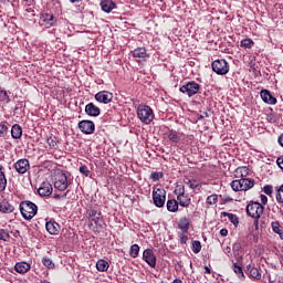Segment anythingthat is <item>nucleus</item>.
I'll list each match as a JSON object with an SVG mask.
<instances>
[{
	"instance_id": "f257e3e1",
	"label": "nucleus",
	"mask_w": 283,
	"mask_h": 283,
	"mask_svg": "<svg viewBox=\"0 0 283 283\" xmlns=\"http://www.w3.org/2000/svg\"><path fill=\"white\" fill-rule=\"evenodd\" d=\"M20 213L24 220H32L39 213V207L34 202L24 200L19 205Z\"/></svg>"
},
{
	"instance_id": "f03ea898",
	"label": "nucleus",
	"mask_w": 283,
	"mask_h": 283,
	"mask_svg": "<svg viewBox=\"0 0 283 283\" xmlns=\"http://www.w3.org/2000/svg\"><path fill=\"white\" fill-rule=\"evenodd\" d=\"M137 117L144 123V125H150L155 118L154 109H151L149 105L140 104L137 107Z\"/></svg>"
},
{
	"instance_id": "7ed1b4c3",
	"label": "nucleus",
	"mask_w": 283,
	"mask_h": 283,
	"mask_svg": "<svg viewBox=\"0 0 283 283\" xmlns=\"http://www.w3.org/2000/svg\"><path fill=\"white\" fill-rule=\"evenodd\" d=\"M53 185L57 191H67L70 188V180H67V175L64 171H56L53 175Z\"/></svg>"
},
{
	"instance_id": "20e7f679",
	"label": "nucleus",
	"mask_w": 283,
	"mask_h": 283,
	"mask_svg": "<svg viewBox=\"0 0 283 283\" xmlns=\"http://www.w3.org/2000/svg\"><path fill=\"white\" fill-rule=\"evenodd\" d=\"M233 191H249L255 187V181L247 178L235 179L230 184Z\"/></svg>"
},
{
	"instance_id": "39448f33",
	"label": "nucleus",
	"mask_w": 283,
	"mask_h": 283,
	"mask_svg": "<svg viewBox=\"0 0 283 283\" xmlns=\"http://www.w3.org/2000/svg\"><path fill=\"white\" fill-rule=\"evenodd\" d=\"M179 92H181V94H186L188 98H191L200 92V84H198L196 81H189L180 86Z\"/></svg>"
},
{
	"instance_id": "423d86ee",
	"label": "nucleus",
	"mask_w": 283,
	"mask_h": 283,
	"mask_svg": "<svg viewBox=\"0 0 283 283\" xmlns=\"http://www.w3.org/2000/svg\"><path fill=\"white\" fill-rule=\"evenodd\" d=\"M167 200V191L165 188H154L153 190V201L155 207L159 209L165 207V202Z\"/></svg>"
},
{
	"instance_id": "0eeeda50",
	"label": "nucleus",
	"mask_w": 283,
	"mask_h": 283,
	"mask_svg": "<svg viewBox=\"0 0 283 283\" xmlns=\"http://www.w3.org/2000/svg\"><path fill=\"white\" fill-rule=\"evenodd\" d=\"M247 213L250 218L260 220V218H262V213H264V206L260 202H251L247 206Z\"/></svg>"
},
{
	"instance_id": "6e6552de",
	"label": "nucleus",
	"mask_w": 283,
	"mask_h": 283,
	"mask_svg": "<svg viewBox=\"0 0 283 283\" xmlns=\"http://www.w3.org/2000/svg\"><path fill=\"white\" fill-rule=\"evenodd\" d=\"M211 67L219 76L229 74V63L224 59L214 60L211 64Z\"/></svg>"
},
{
	"instance_id": "1a4fd4ad",
	"label": "nucleus",
	"mask_w": 283,
	"mask_h": 283,
	"mask_svg": "<svg viewBox=\"0 0 283 283\" xmlns=\"http://www.w3.org/2000/svg\"><path fill=\"white\" fill-rule=\"evenodd\" d=\"M113 99L114 94L108 91H101L95 95V101H97V103H103L104 105L112 103Z\"/></svg>"
},
{
	"instance_id": "9d476101",
	"label": "nucleus",
	"mask_w": 283,
	"mask_h": 283,
	"mask_svg": "<svg viewBox=\"0 0 283 283\" xmlns=\"http://www.w3.org/2000/svg\"><path fill=\"white\" fill-rule=\"evenodd\" d=\"M143 260L147 262L151 269H156L157 259H156V254L154 253V250L151 249L144 250Z\"/></svg>"
},
{
	"instance_id": "9b49d317",
	"label": "nucleus",
	"mask_w": 283,
	"mask_h": 283,
	"mask_svg": "<svg viewBox=\"0 0 283 283\" xmlns=\"http://www.w3.org/2000/svg\"><path fill=\"white\" fill-rule=\"evenodd\" d=\"M78 129L82 132V134L90 135L96 129V125H94V122L92 120H82L78 123Z\"/></svg>"
},
{
	"instance_id": "f8f14e48",
	"label": "nucleus",
	"mask_w": 283,
	"mask_h": 283,
	"mask_svg": "<svg viewBox=\"0 0 283 283\" xmlns=\"http://www.w3.org/2000/svg\"><path fill=\"white\" fill-rule=\"evenodd\" d=\"M260 96H261L263 103H266L268 105H276L277 104V98H275V96H273V94L269 90H262L260 92Z\"/></svg>"
},
{
	"instance_id": "ddd939ff",
	"label": "nucleus",
	"mask_w": 283,
	"mask_h": 283,
	"mask_svg": "<svg viewBox=\"0 0 283 283\" xmlns=\"http://www.w3.org/2000/svg\"><path fill=\"white\" fill-rule=\"evenodd\" d=\"M45 229L50 235H59L61 233V224L52 219L45 223Z\"/></svg>"
},
{
	"instance_id": "4468645a",
	"label": "nucleus",
	"mask_w": 283,
	"mask_h": 283,
	"mask_svg": "<svg viewBox=\"0 0 283 283\" xmlns=\"http://www.w3.org/2000/svg\"><path fill=\"white\" fill-rule=\"evenodd\" d=\"M14 169L18 174H25L30 169V161L28 159H19L14 164Z\"/></svg>"
},
{
	"instance_id": "2eb2a0df",
	"label": "nucleus",
	"mask_w": 283,
	"mask_h": 283,
	"mask_svg": "<svg viewBox=\"0 0 283 283\" xmlns=\"http://www.w3.org/2000/svg\"><path fill=\"white\" fill-rule=\"evenodd\" d=\"M101 216L102 213L94 209H90L86 211V218L91 222V226L95 224V227H98V222L101 221Z\"/></svg>"
},
{
	"instance_id": "dca6fc26",
	"label": "nucleus",
	"mask_w": 283,
	"mask_h": 283,
	"mask_svg": "<svg viewBox=\"0 0 283 283\" xmlns=\"http://www.w3.org/2000/svg\"><path fill=\"white\" fill-rule=\"evenodd\" d=\"M52 191H54V188H52V184L50 182H43L38 189V193L41 196V198H48V196H52Z\"/></svg>"
},
{
	"instance_id": "f3484780",
	"label": "nucleus",
	"mask_w": 283,
	"mask_h": 283,
	"mask_svg": "<svg viewBox=\"0 0 283 283\" xmlns=\"http://www.w3.org/2000/svg\"><path fill=\"white\" fill-rule=\"evenodd\" d=\"M247 273L250 275V277H252V280H262V273H260V269L255 268L253 264L247 265Z\"/></svg>"
},
{
	"instance_id": "a211bd4d",
	"label": "nucleus",
	"mask_w": 283,
	"mask_h": 283,
	"mask_svg": "<svg viewBox=\"0 0 283 283\" xmlns=\"http://www.w3.org/2000/svg\"><path fill=\"white\" fill-rule=\"evenodd\" d=\"M85 113L87 114V116H101V108L94 105V103H88L85 106Z\"/></svg>"
},
{
	"instance_id": "6ab92c4d",
	"label": "nucleus",
	"mask_w": 283,
	"mask_h": 283,
	"mask_svg": "<svg viewBox=\"0 0 283 283\" xmlns=\"http://www.w3.org/2000/svg\"><path fill=\"white\" fill-rule=\"evenodd\" d=\"M190 224H191V221L189 220V218L187 217L181 218L178 222V229L180 230L179 232L189 233Z\"/></svg>"
},
{
	"instance_id": "aec40b11",
	"label": "nucleus",
	"mask_w": 283,
	"mask_h": 283,
	"mask_svg": "<svg viewBox=\"0 0 283 283\" xmlns=\"http://www.w3.org/2000/svg\"><path fill=\"white\" fill-rule=\"evenodd\" d=\"M101 8L103 12H106L107 14H109L112 10H116V2H113L112 0H102Z\"/></svg>"
},
{
	"instance_id": "412c9836",
	"label": "nucleus",
	"mask_w": 283,
	"mask_h": 283,
	"mask_svg": "<svg viewBox=\"0 0 283 283\" xmlns=\"http://www.w3.org/2000/svg\"><path fill=\"white\" fill-rule=\"evenodd\" d=\"M166 137L172 145H178V143H180V135L174 129H168V132L166 133Z\"/></svg>"
},
{
	"instance_id": "4be33fe9",
	"label": "nucleus",
	"mask_w": 283,
	"mask_h": 283,
	"mask_svg": "<svg viewBox=\"0 0 283 283\" xmlns=\"http://www.w3.org/2000/svg\"><path fill=\"white\" fill-rule=\"evenodd\" d=\"M30 269H31L30 263H28L25 261L18 262L14 265V271L20 274L28 273V271H30Z\"/></svg>"
},
{
	"instance_id": "5701e85b",
	"label": "nucleus",
	"mask_w": 283,
	"mask_h": 283,
	"mask_svg": "<svg viewBox=\"0 0 283 283\" xmlns=\"http://www.w3.org/2000/svg\"><path fill=\"white\" fill-rule=\"evenodd\" d=\"M177 202L179 203V207H184V208H188L191 205V197H189V195L184 193V195H179L177 197Z\"/></svg>"
},
{
	"instance_id": "b1692460",
	"label": "nucleus",
	"mask_w": 283,
	"mask_h": 283,
	"mask_svg": "<svg viewBox=\"0 0 283 283\" xmlns=\"http://www.w3.org/2000/svg\"><path fill=\"white\" fill-rule=\"evenodd\" d=\"M11 136L15 140H19V138H21V136H23V128L21 127V125L14 124L12 126V128H11Z\"/></svg>"
},
{
	"instance_id": "393cba45",
	"label": "nucleus",
	"mask_w": 283,
	"mask_h": 283,
	"mask_svg": "<svg viewBox=\"0 0 283 283\" xmlns=\"http://www.w3.org/2000/svg\"><path fill=\"white\" fill-rule=\"evenodd\" d=\"M1 213H12L14 211V206H12L8 200H2L0 202Z\"/></svg>"
},
{
	"instance_id": "a878e982",
	"label": "nucleus",
	"mask_w": 283,
	"mask_h": 283,
	"mask_svg": "<svg viewBox=\"0 0 283 283\" xmlns=\"http://www.w3.org/2000/svg\"><path fill=\"white\" fill-rule=\"evenodd\" d=\"M134 59H149V54H147V49L137 48L133 51Z\"/></svg>"
},
{
	"instance_id": "bb28decb",
	"label": "nucleus",
	"mask_w": 283,
	"mask_h": 283,
	"mask_svg": "<svg viewBox=\"0 0 283 283\" xmlns=\"http://www.w3.org/2000/svg\"><path fill=\"white\" fill-rule=\"evenodd\" d=\"M179 205L180 203H178V200L169 199L166 203L167 211H169L170 213H176V211H178Z\"/></svg>"
},
{
	"instance_id": "cd10ccee",
	"label": "nucleus",
	"mask_w": 283,
	"mask_h": 283,
	"mask_svg": "<svg viewBox=\"0 0 283 283\" xmlns=\"http://www.w3.org/2000/svg\"><path fill=\"white\" fill-rule=\"evenodd\" d=\"M249 176V168L239 167L234 170V178H247Z\"/></svg>"
},
{
	"instance_id": "c85d7f7f",
	"label": "nucleus",
	"mask_w": 283,
	"mask_h": 283,
	"mask_svg": "<svg viewBox=\"0 0 283 283\" xmlns=\"http://www.w3.org/2000/svg\"><path fill=\"white\" fill-rule=\"evenodd\" d=\"M96 269L99 273H105L109 269V263L106 260L99 259L96 262Z\"/></svg>"
},
{
	"instance_id": "c756f323",
	"label": "nucleus",
	"mask_w": 283,
	"mask_h": 283,
	"mask_svg": "<svg viewBox=\"0 0 283 283\" xmlns=\"http://www.w3.org/2000/svg\"><path fill=\"white\" fill-rule=\"evenodd\" d=\"M6 187H8V179H6L3 166L0 165V191H6Z\"/></svg>"
},
{
	"instance_id": "7c9ffc66",
	"label": "nucleus",
	"mask_w": 283,
	"mask_h": 283,
	"mask_svg": "<svg viewBox=\"0 0 283 283\" xmlns=\"http://www.w3.org/2000/svg\"><path fill=\"white\" fill-rule=\"evenodd\" d=\"M221 216H223V218H228V220H230V222L234 224V227H238V224H240V221L237 214L229 213V212H221Z\"/></svg>"
},
{
	"instance_id": "2f4dec72",
	"label": "nucleus",
	"mask_w": 283,
	"mask_h": 283,
	"mask_svg": "<svg viewBox=\"0 0 283 283\" xmlns=\"http://www.w3.org/2000/svg\"><path fill=\"white\" fill-rule=\"evenodd\" d=\"M271 227H272V231L277 233V235H280L281 240H283V230H282V226L280 224V221H273L271 223Z\"/></svg>"
},
{
	"instance_id": "473e14b6",
	"label": "nucleus",
	"mask_w": 283,
	"mask_h": 283,
	"mask_svg": "<svg viewBox=\"0 0 283 283\" xmlns=\"http://www.w3.org/2000/svg\"><path fill=\"white\" fill-rule=\"evenodd\" d=\"M0 103L3 105H8V103H10V95L8 94V91L0 90Z\"/></svg>"
},
{
	"instance_id": "72a5a7b5",
	"label": "nucleus",
	"mask_w": 283,
	"mask_h": 283,
	"mask_svg": "<svg viewBox=\"0 0 283 283\" xmlns=\"http://www.w3.org/2000/svg\"><path fill=\"white\" fill-rule=\"evenodd\" d=\"M138 253H140V247L138 244H133L129 250L130 258H138Z\"/></svg>"
},
{
	"instance_id": "f704fd0d",
	"label": "nucleus",
	"mask_w": 283,
	"mask_h": 283,
	"mask_svg": "<svg viewBox=\"0 0 283 283\" xmlns=\"http://www.w3.org/2000/svg\"><path fill=\"white\" fill-rule=\"evenodd\" d=\"M164 176L165 174L163 171H154L150 174V180H153V182H158Z\"/></svg>"
},
{
	"instance_id": "c9c22d12",
	"label": "nucleus",
	"mask_w": 283,
	"mask_h": 283,
	"mask_svg": "<svg viewBox=\"0 0 283 283\" xmlns=\"http://www.w3.org/2000/svg\"><path fill=\"white\" fill-rule=\"evenodd\" d=\"M255 43L251 39H244L241 41V48H245L247 50H251Z\"/></svg>"
},
{
	"instance_id": "e433bc0d",
	"label": "nucleus",
	"mask_w": 283,
	"mask_h": 283,
	"mask_svg": "<svg viewBox=\"0 0 283 283\" xmlns=\"http://www.w3.org/2000/svg\"><path fill=\"white\" fill-rule=\"evenodd\" d=\"M191 250L195 253H200L202 251V243L198 240L192 241Z\"/></svg>"
},
{
	"instance_id": "4c0bfd02",
	"label": "nucleus",
	"mask_w": 283,
	"mask_h": 283,
	"mask_svg": "<svg viewBox=\"0 0 283 283\" xmlns=\"http://www.w3.org/2000/svg\"><path fill=\"white\" fill-rule=\"evenodd\" d=\"M43 22L46 23V25H54V15L50 14V13H46L44 17H43Z\"/></svg>"
},
{
	"instance_id": "58836bf2",
	"label": "nucleus",
	"mask_w": 283,
	"mask_h": 283,
	"mask_svg": "<svg viewBox=\"0 0 283 283\" xmlns=\"http://www.w3.org/2000/svg\"><path fill=\"white\" fill-rule=\"evenodd\" d=\"M232 269L234 273L238 275V277H244V272L242 271V266L238 265V263H233Z\"/></svg>"
},
{
	"instance_id": "ea45409f",
	"label": "nucleus",
	"mask_w": 283,
	"mask_h": 283,
	"mask_svg": "<svg viewBox=\"0 0 283 283\" xmlns=\"http://www.w3.org/2000/svg\"><path fill=\"white\" fill-rule=\"evenodd\" d=\"M188 234H189V232H178L177 233L181 244H187V241L189 240V237H187Z\"/></svg>"
},
{
	"instance_id": "a19ab883",
	"label": "nucleus",
	"mask_w": 283,
	"mask_h": 283,
	"mask_svg": "<svg viewBox=\"0 0 283 283\" xmlns=\"http://www.w3.org/2000/svg\"><path fill=\"white\" fill-rule=\"evenodd\" d=\"M185 185H187L190 189H198L199 185L197 184L196 179H186Z\"/></svg>"
},
{
	"instance_id": "79ce46f5",
	"label": "nucleus",
	"mask_w": 283,
	"mask_h": 283,
	"mask_svg": "<svg viewBox=\"0 0 283 283\" xmlns=\"http://www.w3.org/2000/svg\"><path fill=\"white\" fill-rule=\"evenodd\" d=\"M207 205H216L218 202V195L213 193L207 197L206 199Z\"/></svg>"
},
{
	"instance_id": "37998d69",
	"label": "nucleus",
	"mask_w": 283,
	"mask_h": 283,
	"mask_svg": "<svg viewBox=\"0 0 283 283\" xmlns=\"http://www.w3.org/2000/svg\"><path fill=\"white\" fill-rule=\"evenodd\" d=\"M78 171L80 174H82V176H85L86 178L90 177V174H92V171H90V168H87L86 165H81Z\"/></svg>"
},
{
	"instance_id": "c03bdc74",
	"label": "nucleus",
	"mask_w": 283,
	"mask_h": 283,
	"mask_svg": "<svg viewBox=\"0 0 283 283\" xmlns=\"http://www.w3.org/2000/svg\"><path fill=\"white\" fill-rule=\"evenodd\" d=\"M175 195L177 196H184L185 195V186L184 185H177L175 188Z\"/></svg>"
},
{
	"instance_id": "a18cd8bd",
	"label": "nucleus",
	"mask_w": 283,
	"mask_h": 283,
	"mask_svg": "<svg viewBox=\"0 0 283 283\" xmlns=\"http://www.w3.org/2000/svg\"><path fill=\"white\" fill-rule=\"evenodd\" d=\"M0 240H2L3 242H8V240H10V233H8V231H6L4 229H1Z\"/></svg>"
},
{
	"instance_id": "49530a36",
	"label": "nucleus",
	"mask_w": 283,
	"mask_h": 283,
	"mask_svg": "<svg viewBox=\"0 0 283 283\" xmlns=\"http://www.w3.org/2000/svg\"><path fill=\"white\" fill-rule=\"evenodd\" d=\"M232 251H233L234 255H239L240 251H242V243H240V242L233 243Z\"/></svg>"
},
{
	"instance_id": "de8ad7c7",
	"label": "nucleus",
	"mask_w": 283,
	"mask_h": 283,
	"mask_svg": "<svg viewBox=\"0 0 283 283\" xmlns=\"http://www.w3.org/2000/svg\"><path fill=\"white\" fill-rule=\"evenodd\" d=\"M42 264L46 266V269H54V263L52 262V259L50 258H43Z\"/></svg>"
},
{
	"instance_id": "09e8293b",
	"label": "nucleus",
	"mask_w": 283,
	"mask_h": 283,
	"mask_svg": "<svg viewBox=\"0 0 283 283\" xmlns=\"http://www.w3.org/2000/svg\"><path fill=\"white\" fill-rule=\"evenodd\" d=\"M8 122H0V134H8Z\"/></svg>"
},
{
	"instance_id": "8fccbe9b",
	"label": "nucleus",
	"mask_w": 283,
	"mask_h": 283,
	"mask_svg": "<svg viewBox=\"0 0 283 283\" xmlns=\"http://www.w3.org/2000/svg\"><path fill=\"white\" fill-rule=\"evenodd\" d=\"M46 143H48V145H49V147H51V148H54V147H56V137H49L48 139H46Z\"/></svg>"
},
{
	"instance_id": "3c124183",
	"label": "nucleus",
	"mask_w": 283,
	"mask_h": 283,
	"mask_svg": "<svg viewBox=\"0 0 283 283\" xmlns=\"http://www.w3.org/2000/svg\"><path fill=\"white\" fill-rule=\"evenodd\" d=\"M263 191L266 196H271L273 193V186L271 185L264 186Z\"/></svg>"
},
{
	"instance_id": "603ef678",
	"label": "nucleus",
	"mask_w": 283,
	"mask_h": 283,
	"mask_svg": "<svg viewBox=\"0 0 283 283\" xmlns=\"http://www.w3.org/2000/svg\"><path fill=\"white\" fill-rule=\"evenodd\" d=\"M202 118H209V113L208 112H202L197 116V120H202Z\"/></svg>"
},
{
	"instance_id": "864d4df0",
	"label": "nucleus",
	"mask_w": 283,
	"mask_h": 283,
	"mask_svg": "<svg viewBox=\"0 0 283 283\" xmlns=\"http://www.w3.org/2000/svg\"><path fill=\"white\" fill-rule=\"evenodd\" d=\"M69 191H70V190H67L64 195L55 193V195L53 196V198H54L55 200H60V198H66Z\"/></svg>"
},
{
	"instance_id": "5fc2aeb1",
	"label": "nucleus",
	"mask_w": 283,
	"mask_h": 283,
	"mask_svg": "<svg viewBox=\"0 0 283 283\" xmlns=\"http://www.w3.org/2000/svg\"><path fill=\"white\" fill-rule=\"evenodd\" d=\"M223 252L226 253V255H228V258H231V247L223 248Z\"/></svg>"
},
{
	"instance_id": "6e6d98bb",
	"label": "nucleus",
	"mask_w": 283,
	"mask_h": 283,
	"mask_svg": "<svg viewBox=\"0 0 283 283\" xmlns=\"http://www.w3.org/2000/svg\"><path fill=\"white\" fill-rule=\"evenodd\" d=\"M276 164H277V166L280 167V169H283V157H279V158L276 159Z\"/></svg>"
},
{
	"instance_id": "4d7b16f0",
	"label": "nucleus",
	"mask_w": 283,
	"mask_h": 283,
	"mask_svg": "<svg viewBox=\"0 0 283 283\" xmlns=\"http://www.w3.org/2000/svg\"><path fill=\"white\" fill-rule=\"evenodd\" d=\"M269 202V198L265 195H261V203L266 205Z\"/></svg>"
},
{
	"instance_id": "13d9d810",
	"label": "nucleus",
	"mask_w": 283,
	"mask_h": 283,
	"mask_svg": "<svg viewBox=\"0 0 283 283\" xmlns=\"http://www.w3.org/2000/svg\"><path fill=\"white\" fill-rule=\"evenodd\" d=\"M220 235H222V238H227V235H229V230H227V229H221V230H220Z\"/></svg>"
},
{
	"instance_id": "bf43d9fd",
	"label": "nucleus",
	"mask_w": 283,
	"mask_h": 283,
	"mask_svg": "<svg viewBox=\"0 0 283 283\" xmlns=\"http://www.w3.org/2000/svg\"><path fill=\"white\" fill-rule=\"evenodd\" d=\"M263 277H264V280H268L270 283H273V281L271 280V274L270 273H265L264 275H263Z\"/></svg>"
},
{
	"instance_id": "052dcab7",
	"label": "nucleus",
	"mask_w": 283,
	"mask_h": 283,
	"mask_svg": "<svg viewBox=\"0 0 283 283\" xmlns=\"http://www.w3.org/2000/svg\"><path fill=\"white\" fill-rule=\"evenodd\" d=\"M277 143L279 145H281V147H283V134H281L277 138Z\"/></svg>"
},
{
	"instance_id": "680f3d73",
	"label": "nucleus",
	"mask_w": 283,
	"mask_h": 283,
	"mask_svg": "<svg viewBox=\"0 0 283 283\" xmlns=\"http://www.w3.org/2000/svg\"><path fill=\"white\" fill-rule=\"evenodd\" d=\"M203 269H205V273H208L210 275L211 269H209V266H207V265Z\"/></svg>"
},
{
	"instance_id": "e2e57ef3",
	"label": "nucleus",
	"mask_w": 283,
	"mask_h": 283,
	"mask_svg": "<svg viewBox=\"0 0 283 283\" xmlns=\"http://www.w3.org/2000/svg\"><path fill=\"white\" fill-rule=\"evenodd\" d=\"M255 229H258L259 224H260V221L258 219H254V222H253Z\"/></svg>"
},
{
	"instance_id": "0e129e2a",
	"label": "nucleus",
	"mask_w": 283,
	"mask_h": 283,
	"mask_svg": "<svg viewBox=\"0 0 283 283\" xmlns=\"http://www.w3.org/2000/svg\"><path fill=\"white\" fill-rule=\"evenodd\" d=\"M171 283H182V280H180V279H175Z\"/></svg>"
},
{
	"instance_id": "69168bd1",
	"label": "nucleus",
	"mask_w": 283,
	"mask_h": 283,
	"mask_svg": "<svg viewBox=\"0 0 283 283\" xmlns=\"http://www.w3.org/2000/svg\"><path fill=\"white\" fill-rule=\"evenodd\" d=\"M81 0H70L71 3H78Z\"/></svg>"
},
{
	"instance_id": "338daca9",
	"label": "nucleus",
	"mask_w": 283,
	"mask_h": 283,
	"mask_svg": "<svg viewBox=\"0 0 283 283\" xmlns=\"http://www.w3.org/2000/svg\"><path fill=\"white\" fill-rule=\"evenodd\" d=\"M27 12H33L32 8L27 9Z\"/></svg>"
},
{
	"instance_id": "774afa93",
	"label": "nucleus",
	"mask_w": 283,
	"mask_h": 283,
	"mask_svg": "<svg viewBox=\"0 0 283 283\" xmlns=\"http://www.w3.org/2000/svg\"><path fill=\"white\" fill-rule=\"evenodd\" d=\"M42 283H49V282H45V281H44V282H42Z\"/></svg>"
}]
</instances>
